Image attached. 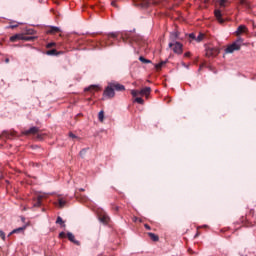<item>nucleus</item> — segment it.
Segmentation results:
<instances>
[{"mask_svg": "<svg viewBox=\"0 0 256 256\" xmlns=\"http://www.w3.org/2000/svg\"><path fill=\"white\" fill-rule=\"evenodd\" d=\"M243 41V38L238 37L236 41L227 46L225 53H235V51H240L241 47H243Z\"/></svg>", "mask_w": 256, "mask_h": 256, "instance_id": "nucleus-1", "label": "nucleus"}, {"mask_svg": "<svg viewBox=\"0 0 256 256\" xmlns=\"http://www.w3.org/2000/svg\"><path fill=\"white\" fill-rule=\"evenodd\" d=\"M168 47L172 49L173 53L176 55L183 54V44H181V42H169Z\"/></svg>", "mask_w": 256, "mask_h": 256, "instance_id": "nucleus-2", "label": "nucleus"}, {"mask_svg": "<svg viewBox=\"0 0 256 256\" xmlns=\"http://www.w3.org/2000/svg\"><path fill=\"white\" fill-rule=\"evenodd\" d=\"M219 53H221V50H219L217 47H208L206 49V56L208 57H217Z\"/></svg>", "mask_w": 256, "mask_h": 256, "instance_id": "nucleus-3", "label": "nucleus"}, {"mask_svg": "<svg viewBox=\"0 0 256 256\" xmlns=\"http://www.w3.org/2000/svg\"><path fill=\"white\" fill-rule=\"evenodd\" d=\"M103 96L107 97V99H113V97H115V90L110 86L109 83L104 90Z\"/></svg>", "mask_w": 256, "mask_h": 256, "instance_id": "nucleus-4", "label": "nucleus"}, {"mask_svg": "<svg viewBox=\"0 0 256 256\" xmlns=\"http://www.w3.org/2000/svg\"><path fill=\"white\" fill-rule=\"evenodd\" d=\"M248 32H249V29L247 28V26L240 25L238 26L237 30L234 32V35H236V37H241L243 33H248Z\"/></svg>", "mask_w": 256, "mask_h": 256, "instance_id": "nucleus-5", "label": "nucleus"}, {"mask_svg": "<svg viewBox=\"0 0 256 256\" xmlns=\"http://www.w3.org/2000/svg\"><path fill=\"white\" fill-rule=\"evenodd\" d=\"M109 84L114 91H125V86L122 84L117 82H109Z\"/></svg>", "mask_w": 256, "mask_h": 256, "instance_id": "nucleus-6", "label": "nucleus"}, {"mask_svg": "<svg viewBox=\"0 0 256 256\" xmlns=\"http://www.w3.org/2000/svg\"><path fill=\"white\" fill-rule=\"evenodd\" d=\"M37 133H39V128L35 126L29 128L28 130L22 131L23 135H37Z\"/></svg>", "mask_w": 256, "mask_h": 256, "instance_id": "nucleus-7", "label": "nucleus"}, {"mask_svg": "<svg viewBox=\"0 0 256 256\" xmlns=\"http://www.w3.org/2000/svg\"><path fill=\"white\" fill-rule=\"evenodd\" d=\"M214 15H215L218 23H220V25H223L225 23V20L223 19V14L221 13V10L216 9L214 11Z\"/></svg>", "mask_w": 256, "mask_h": 256, "instance_id": "nucleus-8", "label": "nucleus"}, {"mask_svg": "<svg viewBox=\"0 0 256 256\" xmlns=\"http://www.w3.org/2000/svg\"><path fill=\"white\" fill-rule=\"evenodd\" d=\"M137 7H148L150 5L149 0H133Z\"/></svg>", "mask_w": 256, "mask_h": 256, "instance_id": "nucleus-9", "label": "nucleus"}, {"mask_svg": "<svg viewBox=\"0 0 256 256\" xmlns=\"http://www.w3.org/2000/svg\"><path fill=\"white\" fill-rule=\"evenodd\" d=\"M99 221H101V223L107 224L109 223V215H107V213L103 212L99 215Z\"/></svg>", "mask_w": 256, "mask_h": 256, "instance_id": "nucleus-10", "label": "nucleus"}, {"mask_svg": "<svg viewBox=\"0 0 256 256\" xmlns=\"http://www.w3.org/2000/svg\"><path fill=\"white\" fill-rule=\"evenodd\" d=\"M65 205H67V200L65 198H63L61 195L58 196V207L60 209H63V207H65Z\"/></svg>", "mask_w": 256, "mask_h": 256, "instance_id": "nucleus-11", "label": "nucleus"}, {"mask_svg": "<svg viewBox=\"0 0 256 256\" xmlns=\"http://www.w3.org/2000/svg\"><path fill=\"white\" fill-rule=\"evenodd\" d=\"M177 39H179V32L174 31L170 33V43L177 42Z\"/></svg>", "mask_w": 256, "mask_h": 256, "instance_id": "nucleus-12", "label": "nucleus"}, {"mask_svg": "<svg viewBox=\"0 0 256 256\" xmlns=\"http://www.w3.org/2000/svg\"><path fill=\"white\" fill-rule=\"evenodd\" d=\"M150 94H151V87H145L142 90H140V95L144 97H149Z\"/></svg>", "mask_w": 256, "mask_h": 256, "instance_id": "nucleus-13", "label": "nucleus"}, {"mask_svg": "<svg viewBox=\"0 0 256 256\" xmlns=\"http://www.w3.org/2000/svg\"><path fill=\"white\" fill-rule=\"evenodd\" d=\"M10 41L15 43V41H23V34H16L10 37Z\"/></svg>", "mask_w": 256, "mask_h": 256, "instance_id": "nucleus-14", "label": "nucleus"}, {"mask_svg": "<svg viewBox=\"0 0 256 256\" xmlns=\"http://www.w3.org/2000/svg\"><path fill=\"white\" fill-rule=\"evenodd\" d=\"M67 237H68L69 241H71L75 245H79V241L75 240V235H73V233L68 232Z\"/></svg>", "mask_w": 256, "mask_h": 256, "instance_id": "nucleus-15", "label": "nucleus"}, {"mask_svg": "<svg viewBox=\"0 0 256 256\" xmlns=\"http://www.w3.org/2000/svg\"><path fill=\"white\" fill-rule=\"evenodd\" d=\"M41 201H43V195H38L33 207H41Z\"/></svg>", "mask_w": 256, "mask_h": 256, "instance_id": "nucleus-16", "label": "nucleus"}, {"mask_svg": "<svg viewBox=\"0 0 256 256\" xmlns=\"http://www.w3.org/2000/svg\"><path fill=\"white\" fill-rule=\"evenodd\" d=\"M240 5L245 7V9H251V3H249L247 0H240Z\"/></svg>", "mask_w": 256, "mask_h": 256, "instance_id": "nucleus-17", "label": "nucleus"}, {"mask_svg": "<svg viewBox=\"0 0 256 256\" xmlns=\"http://www.w3.org/2000/svg\"><path fill=\"white\" fill-rule=\"evenodd\" d=\"M56 224L61 225V227H65V221H63V218H61V216L57 217Z\"/></svg>", "mask_w": 256, "mask_h": 256, "instance_id": "nucleus-18", "label": "nucleus"}, {"mask_svg": "<svg viewBox=\"0 0 256 256\" xmlns=\"http://www.w3.org/2000/svg\"><path fill=\"white\" fill-rule=\"evenodd\" d=\"M59 31H61V29L57 26H52L50 28V30L48 31V33H59Z\"/></svg>", "mask_w": 256, "mask_h": 256, "instance_id": "nucleus-19", "label": "nucleus"}, {"mask_svg": "<svg viewBox=\"0 0 256 256\" xmlns=\"http://www.w3.org/2000/svg\"><path fill=\"white\" fill-rule=\"evenodd\" d=\"M148 235L152 241H159V236L155 235V233L149 232Z\"/></svg>", "mask_w": 256, "mask_h": 256, "instance_id": "nucleus-20", "label": "nucleus"}, {"mask_svg": "<svg viewBox=\"0 0 256 256\" xmlns=\"http://www.w3.org/2000/svg\"><path fill=\"white\" fill-rule=\"evenodd\" d=\"M218 3L220 5V7L225 8V7H227L229 0H218Z\"/></svg>", "mask_w": 256, "mask_h": 256, "instance_id": "nucleus-21", "label": "nucleus"}, {"mask_svg": "<svg viewBox=\"0 0 256 256\" xmlns=\"http://www.w3.org/2000/svg\"><path fill=\"white\" fill-rule=\"evenodd\" d=\"M25 229H26V227L22 226V227L12 230V233H23V231H25Z\"/></svg>", "mask_w": 256, "mask_h": 256, "instance_id": "nucleus-22", "label": "nucleus"}, {"mask_svg": "<svg viewBox=\"0 0 256 256\" xmlns=\"http://www.w3.org/2000/svg\"><path fill=\"white\" fill-rule=\"evenodd\" d=\"M203 39H205V34H203V33H200V34L196 37L197 43H201V41H203Z\"/></svg>", "mask_w": 256, "mask_h": 256, "instance_id": "nucleus-23", "label": "nucleus"}, {"mask_svg": "<svg viewBox=\"0 0 256 256\" xmlns=\"http://www.w3.org/2000/svg\"><path fill=\"white\" fill-rule=\"evenodd\" d=\"M139 61H141V63H145V64L151 63V60H149V59H147V58H145L143 56L139 57Z\"/></svg>", "mask_w": 256, "mask_h": 256, "instance_id": "nucleus-24", "label": "nucleus"}, {"mask_svg": "<svg viewBox=\"0 0 256 256\" xmlns=\"http://www.w3.org/2000/svg\"><path fill=\"white\" fill-rule=\"evenodd\" d=\"M167 63V61H162L155 65V69H162L163 66Z\"/></svg>", "mask_w": 256, "mask_h": 256, "instance_id": "nucleus-25", "label": "nucleus"}, {"mask_svg": "<svg viewBox=\"0 0 256 256\" xmlns=\"http://www.w3.org/2000/svg\"><path fill=\"white\" fill-rule=\"evenodd\" d=\"M35 38L32 36H22V41H33Z\"/></svg>", "mask_w": 256, "mask_h": 256, "instance_id": "nucleus-26", "label": "nucleus"}, {"mask_svg": "<svg viewBox=\"0 0 256 256\" xmlns=\"http://www.w3.org/2000/svg\"><path fill=\"white\" fill-rule=\"evenodd\" d=\"M134 101L139 105H143V103H145V100H143L141 97H136Z\"/></svg>", "mask_w": 256, "mask_h": 256, "instance_id": "nucleus-27", "label": "nucleus"}, {"mask_svg": "<svg viewBox=\"0 0 256 256\" xmlns=\"http://www.w3.org/2000/svg\"><path fill=\"white\" fill-rule=\"evenodd\" d=\"M131 95H132L133 97H137V95H141V91H139V90H132V91H131Z\"/></svg>", "mask_w": 256, "mask_h": 256, "instance_id": "nucleus-28", "label": "nucleus"}, {"mask_svg": "<svg viewBox=\"0 0 256 256\" xmlns=\"http://www.w3.org/2000/svg\"><path fill=\"white\" fill-rule=\"evenodd\" d=\"M46 55H57V50L56 49H52L46 52Z\"/></svg>", "mask_w": 256, "mask_h": 256, "instance_id": "nucleus-29", "label": "nucleus"}, {"mask_svg": "<svg viewBox=\"0 0 256 256\" xmlns=\"http://www.w3.org/2000/svg\"><path fill=\"white\" fill-rule=\"evenodd\" d=\"M104 117H105L104 112L100 111L99 114H98L99 121L103 122Z\"/></svg>", "mask_w": 256, "mask_h": 256, "instance_id": "nucleus-30", "label": "nucleus"}, {"mask_svg": "<svg viewBox=\"0 0 256 256\" xmlns=\"http://www.w3.org/2000/svg\"><path fill=\"white\" fill-rule=\"evenodd\" d=\"M189 38L192 39V41H197V36H195V33H190Z\"/></svg>", "mask_w": 256, "mask_h": 256, "instance_id": "nucleus-31", "label": "nucleus"}, {"mask_svg": "<svg viewBox=\"0 0 256 256\" xmlns=\"http://www.w3.org/2000/svg\"><path fill=\"white\" fill-rule=\"evenodd\" d=\"M93 89H97V86L92 85V86H90L88 88H85V91H93Z\"/></svg>", "mask_w": 256, "mask_h": 256, "instance_id": "nucleus-32", "label": "nucleus"}, {"mask_svg": "<svg viewBox=\"0 0 256 256\" xmlns=\"http://www.w3.org/2000/svg\"><path fill=\"white\" fill-rule=\"evenodd\" d=\"M117 37V34L111 33L108 35V39H115Z\"/></svg>", "mask_w": 256, "mask_h": 256, "instance_id": "nucleus-33", "label": "nucleus"}, {"mask_svg": "<svg viewBox=\"0 0 256 256\" xmlns=\"http://www.w3.org/2000/svg\"><path fill=\"white\" fill-rule=\"evenodd\" d=\"M47 49H51V47H55V43L51 42L46 45Z\"/></svg>", "mask_w": 256, "mask_h": 256, "instance_id": "nucleus-34", "label": "nucleus"}, {"mask_svg": "<svg viewBox=\"0 0 256 256\" xmlns=\"http://www.w3.org/2000/svg\"><path fill=\"white\" fill-rule=\"evenodd\" d=\"M0 237L2 238V241H5V232L0 230Z\"/></svg>", "mask_w": 256, "mask_h": 256, "instance_id": "nucleus-35", "label": "nucleus"}, {"mask_svg": "<svg viewBox=\"0 0 256 256\" xmlns=\"http://www.w3.org/2000/svg\"><path fill=\"white\" fill-rule=\"evenodd\" d=\"M69 137H71L72 139H77V136L75 134L71 133V132L69 134Z\"/></svg>", "mask_w": 256, "mask_h": 256, "instance_id": "nucleus-36", "label": "nucleus"}, {"mask_svg": "<svg viewBox=\"0 0 256 256\" xmlns=\"http://www.w3.org/2000/svg\"><path fill=\"white\" fill-rule=\"evenodd\" d=\"M59 237H61V238L67 237V234H65V232H61V233L59 234Z\"/></svg>", "mask_w": 256, "mask_h": 256, "instance_id": "nucleus-37", "label": "nucleus"}, {"mask_svg": "<svg viewBox=\"0 0 256 256\" xmlns=\"http://www.w3.org/2000/svg\"><path fill=\"white\" fill-rule=\"evenodd\" d=\"M18 26H19V25H17V24H16V25H10L8 28H9V29H15V27H18Z\"/></svg>", "mask_w": 256, "mask_h": 256, "instance_id": "nucleus-38", "label": "nucleus"}, {"mask_svg": "<svg viewBox=\"0 0 256 256\" xmlns=\"http://www.w3.org/2000/svg\"><path fill=\"white\" fill-rule=\"evenodd\" d=\"M144 227L145 229H148V231L151 230V226H149V224H145Z\"/></svg>", "mask_w": 256, "mask_h": 256, "instance_id": "nucleus-39", "label": "nucleus"}, {"mask_svg": "<svg viewBox=\"0 0 256 256\" xmlns=\"http://www.w3.org/2000/svg\"><path fill=\"white\" fill-rule=\"evenodd\" d=\"M184 56H185V57H191V52H186V53L184 54Z\"/></svg>", "mask_w": 256, "mask_h": 256, "instance_id": "nucleus-40", "label": "nucleus"}, {"mask_svg": "<svg viewBox=\"0 0 256 256\" xmlns=\"http://www.w3.org/2000/svg\"><path fill=\"white\" fill-rule=\"evenodd\" d=\"M111 5H112V7H117V2H116V1H113V2L111 3Z\"/></svg>", "mask_w": 256, "mask_h": 256, "instance_id": "nucleus-41", "label": "nucleus"}, {"mask_svg": "<svg viewBox=\"0 0 256 256\" xmlns=\"http://www.w3.org/2000/svg\"><path fill=\"white\" fill-rule=\"evenodd\" d=\"M85 155V150L80 151V156L83 157Z\"/></svg>", "mask_w": 256, "mask_h": 256, "instance_id": "nucleus-42", "label": "nucleus"}, {"mask_svg": "<svg viewBox=\"0 0 256 256\" xmlns=\"http://www.w3.org/2000/svg\"><path fill=\"white\" fill-rule=\"evenodd\" d=\"M122 39H123V41H125V39H127V36L122 34Z\"/></svg>", "mask_w": 256, "mask_h": 256, "instance_id": "nucleus-43", "label": "nucleus"}, {"mask_svg": "<svg viewBox=\"0 0 256 256\" xmlns=\"http://www.w3.org/2000/svg\"><path fill=\"white\" fill-rule=\"evenodd\" d=\"M5 63H9V58H6V59H5Z\"/></svg>", "mask_w": 256, "mask_h": 256, "instance_id": "nucleus-44", "label": "nucleus"}, {"mask_svg": "<svg viewBox=\"0 0 256 256\" xmlns=\"http://www.w3.org/2000/svg\"><path fill=\"white\" fill-rule=\"evenodd\" d=\"M14 234H15V233L10 232L9 235H8V237H11V235H14Z\"/></svg>", "mask_w": 256, "mask_h": 256, "instance_id": "nucleus-45", "label": "nucleus"}, {"mask_svg": "<svg viewBox=\"0 0 256 256\" xmlns=\"http://www.w3.org/2000/svg\"><path fill=\"white\" fill-rule=\"evenodd\" d=\"M134 221H137V217H134Z\"/></svg>", "mask_w": 256, "mask_h": 256, "instance_id": "nucleus-46", "label": "nucleus"}, {"mask_svg": "<svg viewBox=\"0 0 256 256\" xmlns=\"http://www.w3.org/2000/svg\"><path fill=\"white\" fill-rule=\"evenodd\" d=\"M80 191H85V189H80Z\"/></svg>", "mask_w": 256, "mask_h": 256, "instance_id": "nucleus-47", "label": "nucleus"}, {"mask_svg": "<svg viewBox=\"0 0 256 256\" xmlns=\"http://www.w3.org/2000/svg\"><path fill=\"white\" fill-rule=\"evenodd\" d=\"M106 45H109V42H106Z\"/></svg>", "mask_w": 256, "mask_h": 256, "instance_id": "nucleus-48", "label": "nucleus"}]
</instances>
